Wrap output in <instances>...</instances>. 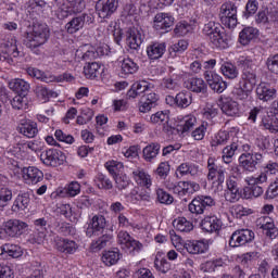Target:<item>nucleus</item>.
I'll list each match as a JSON object with an SVG mask.
<instances>
[{
	"label": "nucleus",
	"mask_w": 278,
	"mask_h": 278,
	"mask_svg": "<svg viewBox=\"0 0 278 278\" xmlns=\"http://www.w3.org/2000/svg\"><path fill=\"white\" fill-rule=\"evenodd\" d=\"M277 175L278 164L275 162H269L265 166V172L254 174L244 178L247 186L243 188L244 199H257L264 194L263 184H268V174Z\"/></svg>",
	"instance_id": "f257e3e1"
},
{
	"label": "nucleus",
	"mask_w": 278,
	"mask_h": 278,
	"mask_svg": "<svg viewBox=\"0 0 278 278\" xmlns=\"http://www.w3.org/2000/svg\"><path fill=\"white\" fill-rule=\"evenodd\" d=\"M52 8L54 9V14L59 21H64L68 18L71 14H77L86 8V2L84 0H53Z\"/></svg>",
	"instance_id": "f03ea898"
},
{
	"label": "nucleus",
	"mask_w": 278,
	"mask_h": 278,
	"mask_svg": "<svg viewBox=\"0 0 278 278\" xmlns=\"http://www.w3.org/2000/svg\"><path fill=\"white\" fill-rule=\"evenodd\" d=\"M203 34L208 36L210 42L215 49H227L229 47V39L225 33L220 31V24L208 22L203 27Z\"/></svg>",
	"instance_id": "7ed1b4c3"
},
{
	"label": "nucleus",
	"mask_w": 278,
	"mask_h": 278,
	"mask_svg": "<svg viewBox=\"0 0 278 278\" xmlns=\"http://www.w3.org/2000/svg\"><path fill=\"white\" fill-rule=\"evenodd\" d=\"M49 40V27L45 24H37L26 34L25 45L28 49H38Z\"/></svg>",
	"instance_id": "20e7f679"
},
{
	"label": "nucleus",
	"mask_w": 278,
	"mask_h": 278,
	"mask_svg": "<svg viewBox=\"0 0 278 278\" xmlns=\"http://www.w3.org/2000/svg\"><path fill=\"white\" fill-rule=\"evenodd\" d=\"M257 84V76L253 71H244L241 75L239 81V88L236 91V94L240 101H247L249 96L253 92V88Z\"/></svg>",
	"instance_id": "39448f33"
},
{
	"label": "nucleus",
	"mask_w": 278,
	"mask_h": 278,
	"mask_svg": "<svg viewBox=\"0 0 278 278\" xmlns=\"http://www.w3.org/2000/svg\"><path fill=\"white\" fill-rule=\"evenodd\" d=\"M117 243L128 255H138L142 249H144L142 242L136 240L129 232L123 230L117 233Z\"/></svg>",
	"instance_id": "423d86ee"
},
{
	"label": "nucleus",
	"mask_w": 278,
	"mask_h": 278,
	"mask_svg": "<svg viewBox=\"0 0 278 278\" xmlns=\"http://www.w3.org/2000/svg\"><path fill=\"white\" fill-rule=\"evenodd\" d=\"M219 18L225 27L233 29L238 25V7L228 1L222 4L219 9Z\"/></svg>",
	"instance_id": "0eeeda50"
},
{
	"label": "nucleus",
	"mask_w": 278,
	"mask_h": 278,
	"mask_svg": "<svg viewBox=\"0 0 278 278\" xmlns=\"http://www.w3.org/2000/svg\"><path fill=\"white\" fill-rule=\"evenodd\" d=\"M27 75L29 77H35V79H39L40 81H45L46 84H53V81H73V75L63 74V76H54L49 72H42L36 67H28L26 70Z\"/></svg>",
	"instance_id": "6e6552de"
},
{
	"label": "nucleus",
	"mask_w": 278,
	"mask_h": 278,
	"mask_svg": "<svg viewBox=\"0 0 278 278\" xmlns=\"http://www.w3.org/2000/svg\"><path fill=\"white\" fill-rule=\"evenodd\" d=\"M264 156L262 153L252 152V153H242L239 159V166L247 170L248 173H255L257 170V164H262Z\"/></svg>",
	"instance_id": "1a4fd4ad"
},
{
	"label": "nucleus",
	"mask_w": 278,
	"mask_h": 278,
	"mask_svg": "<svg viewBox=\"0 0 278 278\" xmlns=\"http://www.w3.org/2000/svg\"><path fill=\"white\" fill-rule=\"evenodd\" d=\"M40 160L46 166L58 168L66 162V154L58 149H49L41 153Z\"/></svg>",
	"instance_id": "9d476101"
},
{
	"label": "nucleus",
	"mask_w": 278,
	"mask_h": 278,
	"mask_svg": "<svg viewBox=\"0 0 278 278\" xmlns=\"http://www.w3.org/2000/svg\"><path fill=\"white\" fill-rule=\"evenodd\" d=\"M216 204L210 195H198L189 203V212L191 214H204L206 207H212Z\"/></svg>",
	"instance_id": "9b49d317"
},
{
	"label": "nucleus",
	"mask_w": 278,
	"mask_h": 278,
	"mask_svg": "<svg viewBox=\"0 0 278 278\" xmlns=\"http://www.w3.org/2000/svg\"><path fill=\"white\" fill-rule=\"evenodd\" d=\"M255 238V232L250 229H240L236 230L229 240V245L232 248L244 247V244H249V242H253Z\"/></svg>",
	"instance_id": "f8f14e48"
},
{
	"label": "nucleus",
	"mask_w": 278,
	"mask_h": 278,
	"mask_svg": "<svg viewBox=\"0 0 278 278\" xmlns=\"http://www.w3.org/2000/svg\"><path fill=\"white\" fill-rule=\"evenodd\" d=\"M174 194L186 197V194H194L201 190V186L194 181H179L176 185L168 187Z\"/></svg>",
	"instance_id": "ddd939ff"
},
{
	"label": "nucleus",
	"mask_w": 278,
	"mask_h": 278,
	"mask_svg": "<svg viewBox=\"0 0 278 278\" xmlns=\"http://www.w3.org/2000/svg\"><path fill=\"white\" fill-rule=\"evenodd\" d=\"M118 9V0H98L96 11L100 18H110Z\"/></svg>",
	"instance_id": "4468645a"
},
{
	"label": "nucleus",
	"mask_w": 278,
	"mask_h": 278,
	"mask_svg": "<svg viewBox=\"0 0 278 278\" xmlns=\"http://www.w3.org/2000/svg\"><path fill=\"white\" fill-rule=\"evenodd\" d=\"M219 108L226 116L236 117L242 114L240 104L231 98H222L219 100Z\"/></svg>",
	"instance_id": "2eb2a0df"
},
{
	"label": "nucleus",
	"mask_w": 278,
	"mask_h": 278,
	"mask_svg": "<svg viewBox=\"0 0 278 278\" xmlns=\"http://www.w3.org/2000/svg\"><path fill=\"white\" fill-rule=\"evenodd\" d=\"M22 173L24 184H27V186H36V184H40L45 179V174L38 167L29 166L23 168Z\"/></svg>",
	"instance_id": "dca6fc26"
},
{
	"label": "nucleus",
	"mask_w": 278,
	"mask_h": 278,
	"mask_svg": "<svg viewBox=\"0 0 278 278\" xmlns=\"http://www.w3.org/2000/svg\"><path fill=\"white\" fill-rule=\"evenodd\" d=\"M204 78L206 79V84L210 86L211 90L214 92H225L227 90V83L223 80V77L214 72H205Z\"/></svg>",
	"instance_id": "f3484780"
},
{
	"label": "nucleus",
	"mask_w": 278,
	"mask_h": 278,
	"mask_svg": "<svg viewBox=\"0 0 278 278\" xmlns=\"http://www.w3.org/2000/svg\"><path fill=\"white\" fill-rule=\"evenodd\" d=\"M105 225L106 222L103 215H94L87 227L86 235L88 238H92V236H101L105 229Z\"/></svg>",
	"instance_id": "a211bd4d"
},
{
	"label": "nucleus",
	"mask_w": 278,
	"mask_h": 278,
	"mask_svg": "<svg viewBox=\"0 0 278 278\" xmlns=\"http://www.w3.org/2000/svg\"><path fill=\"white\" fill-rule=\"evenodd\" d=\"M175 25V17L170 13H157L153 20V27L156 31L170 29Z\"/></svg>",
	"instance_id": "6ab92c4d"
},
{
	"label": "nucleus",
	"mask_w": 278,
	"mask_h": 278,
	"mask_svg": "<svg viewBox=\"0 0 278 278\" xmlns=\"http://www.w3.org/2000/svg\"><path fill=\"white\" fill-rule=\"evenodd\" d=\"M131 176L136 185L141 186V188L149 189L151 186H153V178L142 167H137L134 169Z\"/></svg>",
	"instance_id": "aec40b11"
},
{
	"label": "nucleus",
	"mask_w": 278,
	"mask_h": 278,
	"mask_svg": "<svg viewBox=\"0 0 278 278\" xmlns=\"http://www.w3.org/2000/svg\"><path fill=\"white\" fill-rule=\"evenodd\" d=\"M208 181H212L213 184H217V186H220L225 182V168L220 166H216L214 164V160H208V175H207Z\"/></svg>",
	"instance_id": "412c9836"
},
{
	"label": "nucleus",
	"mask_w": 278,
	"mask_h": 278,
	"mask_svg": "<svg viewBox=\"0 0 278 278\" xmlns=\"http://www.w3.org/2000/svg\"><path fill=\"white\" fill-rule=\"evenodd\" d=\"M117 65L122 77H129V75H135V73L140 68L138 63L129 58H119L117 60Z\"/></svg>",
	"instance_id": "4be33fe9"
},
{
	"label": "nucleus",
	"mask_w": 278,
	"mask_h": 278,
	"mask_svg": "<svg viewBox=\"0 0 278 278\" xmlns=\"http://www.w3.org/2000/svg\"><path fill=\"white\" fill-rule=\"evenodd\" d=\"M201 229L207 233H216L219 229H223V220L216 215H207L201 222Z\"/></svg>",
	"instance_id": "5701e85b"
},
{
	"label": "nucleus",
	"mask_w": 278,
	"mask_h": 278,
	"mask_svg": "<svg viewBox=\"0 0 278 278\" xmlns=\"http://www.w3.org/2000/svg\"><path fill=\"white\" fill-rule=\"evenodd\" d=\"M185 249L187 253L191 255H201L203 253H207L210 250V244L205 240H188L185 242Z\"/></svg>",
	"instance_id": "b1692460"
},
{
	"label": "nucleus",
	"mask_w": 278,
	"mask_h": 278,
	"mask_svg": "<svg viewBox=\"0 0 278 278\" xmlns=\"http://www.w3.org/2000/svg\"><path fill=\"white\" fill-rule=\"evenodd\" d=\"M25 229H27V223L25 222L11 219L5 223L7 236H10V238H18V236H23Z\"/></svg>",
	"instance_id": "393cba45"
},
{
	"label": "nucleus",
	"mask_w": 278,
	"mask_h": 278,
	"mask_svg": "<svg viewBox=\"0 0 278 278\" xmlns=\"http://www.w3.org/2000/svg\"><path fill=\"white\" fill-rule=\"evenodd\" d=\"M197 126V116L194 115H185L179 116L176 125V131L178 134H188Z\"/></svg>",
	"instance_id": "a878e982"
},
{
	"label": "nucleus",
	"mask_w": 278,
	"mask_h": 278,
	"mask_svg": "<svg viewBox=\"0 0 278 278\" xmlns=\"http://www.w3.org/2000/svg\"><path fill=\"white\" fill-rule=\"evenodd\" d=\"M56 251L65 253V255H74L79 249V244L71 239L58 238L55 240Z\"/></svg>",
	"instance_id": "bb28decb"
},
{
	"label": "nucleus",
	"mask_w": 278,
	"mask_h": 278,
	"mask_svg": "<svg viewBox=\"0 0 278 278\" xmlns=\"http://www.w3.org/2000/svg\"><path fill=\"white\" fill-rule=\"evenodd\" d=\"M155 88L153 84L147 81V80H141V81H136L132 84L131 88L127 92L128 99H136L140 97V94L153 90Z\"/></svg>",
	"instance_id": "cd10ccee"
},
{
	"label": "nucleus",
	"mask_w": 278,
	"mask_h": 278,
	"mask_svg": "<svg viewBox=\"0 0 278 278\" xmlns=\"http://www.w3.org/2000/svg\"><path fill=\"white\" fill-rule=\"evenodd\" d=\"M258 225L261 226V229H263V233L267 236V238H270L271 240H275L278 236V229L275 227V222L273 218L265 216L261 217L258 219Z\"/></svg>",
	"instance_id": "c85d7f7f"
},
{
	"label": "nucleus",
	"mask_w": 278,
	"mask_h": 278,
	"mask_svg": "<svg viewBox=\"0 0 278 278\" xmlns=\"http://www.w3.org/2000/svg\"><path fill=\"white\" fill-rule=\"evenodd\" d=\"M18 131L26 138H36L38 135V124L31 119H22L18 125Z\"/></svg>",
	"instance_id": "c756f323"
},
{
	"label": "nucleus",
	"mask_w": 278,
	"mask_h": 278,
	"mask_svg": "<svg viewBox=\"0 0 278 278\" xmlns=\"http://www.w3.org/2000/svg\"><path fill=\"white\" fill-rule=\"evenodd\" d=\"M126 45L129 49H140V45H142V33L138 28H129L126 31Z\"/></svg>",
	"instance_id": "7c9ffc66"
},
{
	"label": "nucleus",
	"mask_w": 278,
	"mask_h": 278,
	"mask_svg": "<svg viewBox=\"0 0 278 278\" xmlns=\"http://www.w3.org/2000/svg\"><path fill=\"white\" fill-rule=\"evenodd\" d=\"M256 97L260 101H273V99L277 97V89L270 87V85L266 83H261L256 87Z\"/></svg>",
	"instance_id": "2f4dec72"
},
{
	"label": "nucleus",
	"mask_w": 278,
	"mask_h": 278,
	"mask_svg": "<svg viewBox=\"0 0 278 278\" xmlns=\"http://www.w3.org/2000/svg\"><path fill=\"white\" fill-rule=\"evenodd\" d=\"M199 166L192 163H182L176 168L175 175L177 179H181L182 177H188V175H191V177H197L199 176Z\"/></svg>",
	"instance_id": "473e14b6"
},
{
	"label": "nucleus",
	"mask_w": 278,
	"mask_h": 278,
	"mask_svg": "<svg viewBox=\"0 0 278 278\" xmlns=\"http://www.w3.org/2000/svg\"><path fill=\"white\" fill-rule=\"evenodd\" d=\"M260 36V30L255 27H244L240 33H239V42L240 45H243V47H247V45L253 42L255 38Z\"/></svg>",
	"instance_id": "72a5a7b5"
},
{
	"label": "nucleus",
	"mask_w": 278,
	"mask_h": 278,
	"mask_svg": "<svg viewBox=\"0 0 278 278\" xmlns=\"http://www.w3.org/2000/svg\"><path fill=\"white\" fill-rule=\"evenodd\" d=\"M75 58L78 62H80V60H96V58L99 56L94 47L85 45L76 50Z\"/></svg>",
	"instance_id": "f704fd0d"
},
{
	"label": "nucleus",
	"mask_w": 278,
	"mask_h": 278,
	"mask_svg": "<svg viewBox=\"0 0 278 278\" xmlns=\"http://www.w3.org/2000/svg\"><path fill=\"white\" fill-rule=\"evenodd\" d=\"M147 55L149 60H160L166 53V43L153 42L147 47Z\"/></svg>",
	"instance_id": "c9c22d12"
},
{
	"label": "nucleus",
	"mask_w": 278,
	"mask_h": 278,
	"mask_svg": "<svg viewBox=\"0 0 278 278\" xmlns=\"http://www.w3.org/2000/svg\"><path fill=\"white\" fill-rule=\"evenodd\" d=\"M8 86L10 90L16 92V94H27L29 92V83L23 78H12L9 80Z\"/></svg>",
	"instance_id": "e433bc0d"
},
{
	"label": "nucleus",
	"mask_w": 278,
	"mask_h": 278,
	"mask_svg": "<svg viewBox=\"0 0 278 278\" xmlns=\"http://www.w3.org/2000/svg\"><path fill=\"white\" fill-rule=\"evenodd\" d=\"M154 268L157 270V273H162L163 275H166V273L170 270L172 264L168 262V260H166L164 252H156L154 258Z\"/></svg>",
	"instance_id": "4c0bfd02"
},
{
	"label": "nucleus",
	"mask_w": 278,
	"mask_h": 278,
	"mask_svg": "<svg viewBox=\"0 0 278 278\" xmlns=\"http://www.w3.org/2000/svg\"><path fill=\"white\" fill-rule=\"evenodd\" d=\"M0 47L4 49L8 55H12V58H18L21 55V51H18L16 37H9L4 39V41L0 43Z\"/></svg>",
	"instance_id": "58836bf2"
},
{
	"label": "nucleus",
	"mask_w": 278,
	"mask_h": 278,
	"mask_svg": "<svg viewBox=\"0 0 278 278\" xmlns=\"http://www.w3.org/2000/svg\"><path fill=\"white\" fill-rule=\"evenodd\" d=\"M122 256L123 254H121V250L115 248L112 250L104 251L102 253L101 260L105 266H115V264H118V261Z\"/></svg>",
	"instance_id": "ea45409f"
},
{
	"label": "nucleus",
	"mask_w": 278,
	"mask_h": 278,
	"mask_svg": "<svg viewBox=\"0 0 278 278\" xmlns=\"http://www.w3.org/2000/svg\"><path fill=\"white\" fill-rule=\"evenodd\" d=\"M185 88L191 90V92H205L207 90V85L202 78H189L185 81Z\"/></svg>",
	"instance_id": "a19ab883"
},
{
	"label": "nucleus",
	"mask_w": 278,
	"mask_h": 278,
	"mask_svg": "<svg viewBox=\"0 0 278 278\" xmlns=\"http://www.w3.org/2000/svg\"><path fill=\"white\" fill-rule=\"evenodd\" d=\"M227 264V258H214L200 265L202 273H215L216 268H223Z\"/></svg>",
	"instance_id": "79ce46f5"
},
{
	"label": "nucleus",
	"mask_w": 278,
	"mask_h": 278,
	"mask_svg": "<svg viewBox=\"0 0 278 278\" xmlns=\"http://www.w3.org/2000/svg\"><path fill=\"white\" fill-rule=\"evenodd\" d=\"M35 92L41 103H48L49 99H58L60 97V92L49 90L47 87L42 86L37 87Z\"/></svg>",
	"instance_id": "37998d69"
},
{
	"label": "nucleus",
	"mask_w": 278,
	"mask_h": 278,
	"mask_svg": "<svg viewBox=\"0 0 278 278\" xmlns=\"http://www.w3.org/2000/svg\"><path fill=\"white\" fill-rule=\"evenodd\" d=\"M179 86H181V76L177 74L165 77L161 81V88L163 90H179Z\"/></svg>",
	"instance_id": "c03bdc74"
},
{
	"label": "nucleus",
	"mask_w": 278,
	"mask_h": 278,
	"mask_svg": "<svg viewBox=\"0 0 278 278\" xmlns=\"http://www.w3.org/2000/svg\"><path fill=\"white\" fill-rule=\"evenodd\" d=\"M225 198L226 201H230L231 203L240 199V189L238 188V182H236V180H227V190L225 193Z\"/></svg>",
	"instance_id": "a18cd8bd"
},
{
	"label": "nucleus",
	"mask_w": 278,
	"mask_h": 278,
	"mask_svg": "<svg viewBox=\"0 0 278 278\" xmlns=\"http://www.w3.org/2000/svg\"><path fill=\"white\" fill-rule=\"evenodd\" d=\"M219 71L226 79H236L239 75L238 67L233 65L231 62L220 61Z\"/></svg>",
	"instance_id": "49530a36"
},
{
	"label": "nucleus",
	"mask_w": 278,
	"mask_h": 278,
	"mask_svg": "<svg viewBox=\"0 0 278 278\" xmlns=\"http://www.w3.org/2000/svg\"><path fill=\"white\" fill-rule=\"evenodd\" d=\"M85 23H86V15L76 16L66 23L65 29L67 34H77L79 29L84 28Z\"/></svg>",
	"instance_id": "de8ad7c7"
},
{
	"label": "nucleus",
	"mask_w": 278,
	"mask_h": 278,
	"mask_svg": "<svg viewBox=\"0 0 278 278\" xmlns=\"http://www.w3.org/2000/svg\"><path fill=\"white\" fill-rule=\"evenodd\" d=\"M173 227L176 231H180L181 233H188L194 229V225L192 222L188 220L186 217H177L173 220Z\"/></svg>",
	"instance_id": "09e8293b"
},
{
	"label": "nucleus",
	"mask_w": 278,
	"mask_h": 278,
	"mask_svg": "<svg viewBox=\"0 0 278 278\" xmlns=\"http://www.w3.org/2000/svg\"><path fill=\"white\" fill-rule=\"evenodd\" d=\"M160 143H150L142 150V157L146 162H153L160 155Z\"/></svg>",
	"instance_id": "8fccbe9b"
},
{
	"label": "nucleus",
	"mask_w": 278,
	"mask_h": 278,
	"mask_svg": "<svg viewBox=\"0 0 278 278\" xmlns=\"http://www.w3.org/2000/svg\"><path fill=\"white\" fill-rule=\"evenodd\" d=\"M197 27V20L190 21V23L182 21L176 24L174 33L176 36H187Z\"/></svg>",
	"instance_id": "3c124183"
},
{
	"label": "nucleus",
	"mask_w": 278,
	"mask_h": 278,
	"mask_svg": "<svg viewBox=\"0 0 278 278\" xmlns=\"http://www.w3.org/2000/svg\"><path fill=\"white\" fill-rule=\"evenodd\" d=\"M262 123L265 129H268L271 134H278V114H267L262 117Z\"/></svg>",
	"instance_id": "603ef678"
},
{
	"label": "nucleus",
	"mask_w": 278,
	"mask_h": 278,
	"mask_svg": "<svg viewBox=\"0 0 278 278\" xmlns=\"http://www.w3.org/2000/svg\"><path fill=\"white\" fill-rule=\"evenodd\" d=\"M29 195L18 194L12 205L13 212H25L29 207Z\"/></svg>",
	"instance_id": "864d4df0"
},
{
	"label": "nucleus",
	"mask_w": 278,
	"mask_h": 278,
	"mask_svg": "<svg viewBox=\"0 0 278 278\" xmlns=\"http://www.w3.org/2000/svg\"><path fill=\"white\" fill-rule=\"evenodd\" d=\"M84 73L87 79H96L101 73V64L98 62L87 63L84 66Z\"/></svg>",
	"instance_id": "5fc2aeb1"
},
{
	"label": "nucleus",
	"mask_w": 278,
	"mask_h": 278,
	"mask_svg": "<svg viewBox=\"0 0 278 278\" xmlns=\"http://www.w3.org/2000/svg\"><path fill=\"white\" fill-rule=\"evenodd\" d=\"M11 105L14 110H27L29 105L27 93H17L11 101Z\"/></svg>",
	"instance_id": "6e6d98bb"
},
{
	"label": "nucleus",
	"mask_w": 278,
	"mask_h": 278,
	"mask_svg": "<svg viewBox=\"0 0 278 278\" xmlns=\"http://www.w3.org/2000/svg\"><path fill=\"white\" fill-rule=\"evenodd\" d=\"M232 137L233 131L220 130L215 135L212 141V147H218V144H227V142H229Z\"/></svg>",
	"instance_id": "4d7b16f0"
},
{
	"label": "nucleus",
	"mask_w": 278,
	"mask_h": 278,
	"mask_svg": "<svg viewBox=\"0 0 278 278\" xmlns=\"http://www.w3.org/2000/svg\"><path fill=\"white\" fill-rule=\"evenodd\" d=\"M202 118L204 121H214L218 116V105L206 103V105L201 111Z\"/></svg>",
	"instance_id": "13d9d810"
},
{
	"label": "nucleus",
	"mask_w": 278,
	"mask_h": 278,
	"mask_svg": "<svg viewBox=\"0 0 278 278\" xmlns=\"http://www.w3.org/2000/svg\"><path fill=\"white\" fill-rule=\"evenodd\" d=\"M169 114L168 111H157L150 116V123H152V125H166L170 118Z\"/></svg>",
	"instance_id": "bf43d9fd"
},
{
	"label": "nucleus",
	"mask_w": 278,
	"mask_h": 278,
	"mask_svg": "<svg viewBox=\"0 0 278 278\" xmlns=\"http://www.w3.org/2000/svg\"><path fill=\"white\" fill-rule=\"evenodd\" d=\"M191 104H192V93L188 91H182L176 96V105H178V108H188Z\"/></svg>",
	"instance_id": "052dcab7"
},
{
	"label": "nucleus",
	"mask_w": 278,
	"mask_h": 278,
	"mask_svg": "<svg viewBox=\"0 0 278 278\" xmlns=\"http://www.w3.org/2000/svg\"><path fill=\"white\" fill-rule=\"evenodd\" d=\"M230 212L236 218H242L244 216H251V214H253V208L236 204L230 208Z\"/></svg>",
	"instance_id": "680f3d73"
},
{
	"label": "nucleus",
	"mask_w": 278,
	"mask_h": 278,
	"mask_svg": "<svg viewBox=\"0 0 278 278\" xmlns=\"http://www.w3.org/2000/svg\"><path fill=\"white\" fill-rule=\"evenodd\" d=\"M236 151H238V144L231 143L230 146H227L223 150V162L225 164H231V160H233V155H236Z\"/></svg>",
	"instance_id": "e2e57ef3"
},
{
	"label": "nucleus",
	"mask_w": 278,
	"mask_h": 278,
	"mask_svg": "<svg viewBox=\"0 0 278 278\" xmlns=\"http://www.w3.org/2000/svg\"><path fill=\"white\" fill-rule=\"evenodd\" d=\"M94 184L100 190H112L113 188L112 180L103 174H98L96 176Z\"/></svg>",
	"instance_id": "0e129e2a"
},
{
	"label": "nucleus",
	"mask_w": 278,
	"mask_h": 278,
	"mask_svg": "<svg viewBox=\"0 0 278 278\" xmlns=\"http://www.w3.org/2000/svg\"><path fill=\"white\" fill-rule=\"evenodd\" d=\"M23 248L18 244L7 243V255L9 257H13V260H18V257H23Z\"/></svg>",
	"instance_id": "69168bd1"
},
{
	"label": "nucleus",
	"mask_w": 278,
	"mask_h": 278,
	"mask_svg": "<svg viewBox=\"0 0 278 278\" xmlns=\"http://www.w3.org/2000/svg\"><path fill=\"white\" fill-rule=\"evenodd\" d=\"M105 168L111 175H114V177H116V175H118L121 170L125 168V166L123 165V163L112 160L105 163Z\"/></svg>",
	"instance_id": "338daca9"
},
{
	"label": "nucleus",
	"mask_w": 278,
	"mask_h": 278,
	"mask_svg": "<svg viewBox=\"0 0 278 278\" xmlns=\"http://www.w3.org/2000/svg\"><path fill=\"white\" fill-rule=\"evenodd\" d=\"M12 201V191L8 187H0V207H5Z\"/></svg>",
	"instance_id": "774afa93"
}]
</instances>
